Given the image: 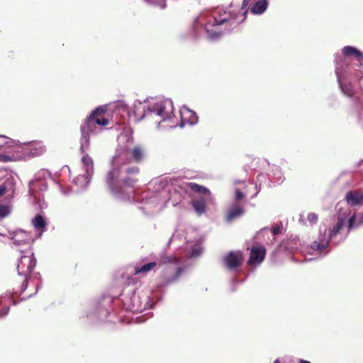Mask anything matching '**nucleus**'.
Instances as JSON below:
<instances>
[{"instance_id": "obj_1", "label": "nucleus", "mask_w": 363, "mask_h": 363, "mask_svg": "<svg viewBox=\"0 0 363 363\" xmlns=\"http://www.w3.org/2000/svg\"><path fill=\"white\" fill-rule=\"evenodd\" d=\"M110 114L106 106H101L94 109L80 126L82 152L89 145L90 135L97 134L106 129L111 124Z\"/></svg>"}, {"instance_id": "obj_2", "label": "nucleus", "mask_w": 363, "mask_h": 363, "mask_svg": "<svg viewBox=\"0 0 363 363\" xmlns=\"http://www.w3.org/2000/svg\"><path fill=\"white\" fill-rule=\"evenodd\" d=\"M139 171L137 167H128L123 176L119 168H113L108 172L106 181L113 192L119 193L123 187L133 186L138 182L135 176L138 174Z\"/></svg>"}, {"instance_id": "obj_3", "label": "nucleus", "mask_w": 363, "mask_h": 363, "mask_svg": "<svg viewBox=\"0 0 363 363\" xmlns=\"http://www.w3.org/2000/svg\"><path fill=\"white\" fill-rule=\"evenodd\" d=\"M147 157V148L143 145H135L130 150H118L113 159L115 162L123 164L131 162L140 164L146 160Z\"/></svg>"}, {"instance_id": "obj_4", "label": "nucleus", "mask_w": 363, "mask_h": 363, "mask_svg": "<svg viewBox=\"0 0 363 363\" xmlns=\"http://www.w3.org/2000/svg\"><path fill=\"white\" fill-rule=\"evenodd\" d=\"M17 264V271L19 275L28 277L36 265V259L31 249L23 252Z\"/></svg>"}, {"instance_id": "obj_5", "label": "nucleus", "mask_w": 363, "mask_h": 363, "mask_svg": "<svg viewBox=\"0 0 363 363\" xmlns=\"http://www.w3.org/2000/svg\"><path fill=\"white\" fill-rule=\"evenodd\" d=\"M172 101H163L160 104H156L152 110H151V113L161 118V120L158 121V124L161 122L164 121L166 119L169 118L171 113H172Z\"/></svg>"}, {"instance_id": "obj_6", "label": "nucleus", "mask_w": 363, "mask_h": 363, "mask_svg": "<svg viewBox=\"0 0 363 363\" xmlns=\"http://www.w3.org/2000/svg\"><path fill=\"white\" fill-rule=\"evenodd\" d=\"M266 248L261 245H256L250 248V258L247 264L249 265H255L261 264L266 256Z\"/></svg>"}, {"instance_id": "obj_7", "label": "nucleus", "mask_w": 363, "mask_h": 363, "mask_svg": "<svg viewBox=\"0 0 363 363\" xmlns=\"http://www.w3.org/2000/svg\"><path fill=\"white\" fill-rule=\"evenodd\" d=\"M243 262V255L240 252H230L224 258L226 267L233 270L239 267Z\"/></svg>"}, {"instance_id": "obj_8", "label": "nucleus", "mask_w": 363, "mask_h": 363, "mask_svg": "<svg viewBox=\"0 0 363 363\" xmlns=\"http://www.w3.org/2000/svg\"><path fill=\"white\" fill-rule=\"evenodd\" d=\"M345 201L351 206L363 205V192L359 191H350L345 196Z\"/></svg>"}, {"instance_id": "obj_9", "label": "nucleus", "mask_w": 363, "mask_h": 363, "mask_svg": "<svg viewBox=\"0 0 363 363\" xmlns=\"http://www.w3.org/2000/svg\"><path fill=\"white\" fill-rule=\"evenodd\" d=\"M342 53L345 57L355 58L360 63V65L363 62V53L354 47L349 45L345 46L342 49Z\"/></svg>"}, {"instance_id": "obj_10", "label": "nucleus", "mask_w": 363, "mask_h": 363, "mask_svg": "<svg viewBox=\"0 0 363 363\" xmlns=\"http://www.w3.org/2000/svg\"><path fill=\"white\" fill-rule=\"evenodd\" d=\"M245 213L244 208L238 204L234 203L231 206V207L228 209L226 213V220L228 222H231L233 220L240 217Z\"/></svg>"}, {"instance_id": "obj_11", "label": "nucleus", "mask_w": 363, "mask_h": 363, "mask_svg": "<svg viewBox=\"0 0 363 363\" xmlns=\"http://www.w3.org/2000/svg\"><path fill=\"white\" fill-rule=\"evenodd\" d=\"M186 186L195 193L206 196V199H209L211 198V191L206 187L194 182L186 183Z\"/></svg>"}, {"instance_id": "obj_12", "label": "nucleus", "mask_w": 363, "mask_h": 363, "mask_svg": "<svg viewBox=\"0 0 363 363\" xmlns=\"http://www.w3.org/2000/svg\"><path fill=\"white\" fill-rule=\"evenodd\" d=\"M235 18V16L230 13H225V11L223 13H220L219 12V16H215L213 18V21L212 23V26H219L222 25L226 22H229L231 19Z\"/></svg>"}, {"instance_id": "obj_13", "label": "nucleus", "mask_w": 363, "mask_h": 363, "mask_svg": "<svg viewBox=\"0 0 363 363\" xmlns=\"http://www.w3.org/2000/svg\"><path fill=\"white\" fill-rule=\"evenodd\" d=\"M29 150L33 157H37L45 152V147L41 142L33 143L29 145Z\"/></svg>"}, {"instance_id": "obj_14", "label": "nucleus", "mask_w": 363, "mask_h": 363, "mask_svg": "<svg viewBox=\"0 0 363 363\" xmlns=\"http://www.w3.org/2000/svg\"><path fill=\"white\" fill-rule=\"evenodd\" d=\"M157 266V262H152L142 267H135V274H143L146 275L148 272L153 270Z\"/></svg>"}, {"instance_id": "obj_15", "label": "nucleus", "mask_w": 363, "mask_h": 363, "mask_svg": "<svg viewBox=\"0 0 363 363\" xmlns=\"http://www.w3.org/2000/svg\"><path fill=\"white\" fill-rule=\"evenodd\" d=\"M268 6V2L266 0H259L251 8V12L255 14H261L264 13Z\"/></svg>"}, {"instance_id": "obj_16", "label": "nucleus", "mask_w": 363, "mask_h": 363, "mask_svg": "<svg viewBox=\"0 0 363 363\" xmlns=\"http://www.w3.org/2000/svg\"><path fill=\"white\" fill-rule=\"evenodd\" d=\"M192 206L194 210L199 213H202L205 211L206 207V201L204 198L200 197L192 200Z\"/></svg>"}, {"instance_id": "obj_17", "label": "nucleus", "mask_w": 363, "mask_h": 363, "mask_svg": "<svg viewBox=\"0 0 363 363\" xmlns=\"http://www.w3.org/2000/svg\"><path fill=\"white\" fill-rule=\"evenodd\" d=\"M32 224L35 229L43 231L46 227V221L44 217L41 215H37L33 220Z\"/></svg>"}, {"instance_id": "obj_18", "label": "nucleus", "mask_w": 363, "mask_h": 363, "mask_svg": "<svg viewBox=\"0 0 363 363\" xmlns=\"http://www.w3.org/2000/svg\"><path fill=\"white\" fill-rule=\"evenodd\" d=\"M82 162L84 164V167L86 169V173L87 174H90L93 172V160L92 158L87 154H85L82 158Z\"/></svg>"}, {"instance_id": "obj_19", "label": "nucleus", "mask_w": 363, "mask_h": 363, "mask_svg": "<svg viewBox=\"0 0 363 363\" xmlns=\"http://www.w3.org/2000/svg\"><path fill=\"white\" fill-rule=\"evenodd\" d=\"M184 270L183 267H178L174 274L171 277H164L162 284L164 285L170 284L176 281L181 276Z\"/></svg>"}, {"instance_id": "obj_20", "label": "nucleus", "mask_w": 363, "mask_h": 363, "mask_svg": "<svg viewBox=\"0 0 363 363\" xmlns=\"http://www.w3.org/2000/svg\"><path fill=\"white\" fill-rule=\"evenodd\" d=\"M160 260L162 264H169V263L178 264L179 262V259L175 255H171V256L163 255V256H161Z\"/></svg>"}, {"instance_id": "obj_21", "label": "nucleus", "mask_w": 363, "mask_h": 363, "mask_svg": "<svg viewBox=\"0 0 363 363\" xmlns=\"http://www.w3.org/2000/svg\"><path fill=\"white\" fill-rule=\"evenodd\" d=\"M19 235H21L23 239L21 240L15 239L13 241L14 244H19L21 241H23L24 242H26V243H32L34 241V239L31 236H30V235H28L24 232H21L19 234Z\"/></svg>"}, {"instance_id": "obj_22", "label": "nucleus", "mask_w": 363, "mask_h": 363, "mask_svg": "<svg viewBox=\"0 0 363 363\" xmlns=\"http://www.w3.org/2000/svg\"><path fill=\"white\" fill-rule=\"evenodd\" d=\"M344 225V222L342 220H339L337 223L333 228L330 236V238L336 236L340 231V230L342 228Z\"/></svg>"}, {"instance_id": "obj_23", "label": "nucleus", "mask_w": 363, "mask_h": 363, "mask_svg": "<svg viewBox=\"0 0 363 363\" xmlns=\"http://www.w3.org/2000/svg\"><path fill=\"white\" fill-rule=\"evenodd\" d=\"M9 213V208L4 205H0V218H4Z\"/></svg>"}, {"instance_id": "obj_24", "label": "nucleus", "mask_w": 363, "mask_h": 363, "mask_svg": "<svg viewBox=\"0 0 363 363\" xmlns=\"http://www.w3.org/2000/svg\"><path fill=\"white\" fill-rule=\"evenodd\" d=\"M307 219L311 224H315L318 221V216L315 213H310L308 214Z\"/></svg>"}, {"instance_id": "obj_25", "label": "nucleus", "mask_w": 363, "mask_h": 363, "mask_svg": "<svg viewBox=\"0 0 363 363\" xmlns=\"http://www.w3.org/2000/svg\"><path fill=\"white\" fill-rule=\"evenodd\" d=\"M188 113L190 115L189 123L194 124L198 121V117L196 116V113L193 111H188Z\"/></svg>"}, {"instance_id": "obj_26", "label": "nucleus", "mask_w": 363, "mask_h": 363, "mask_svg": "<svg viewBox=\"0 0 363 363\" xmlns=\"http://www.w3.org/2000/svg\"><path fill=\"white\" fill-rule=\"evenodd\" d=\"M155 4L158 6L160 9H164L167 6L165 0H156L153 2Z\"/></svg>"}, {"instance_id": "obj_27", "label": "nucleus", "mask_w": 363, "mask_h": 363, "mask_svg": "<svg viewBox=\"0 0 363 363\" xmlns=\"http://www.w3.org/2000/svg\"><path fill=\"white\" fill-rule=\"evenodd\" d=\"M342 89L344 91V93L347 95L348 96H352L354 94V91L350 88H347L342 86Z\"/></svg>"}, {"instance_id": "obj_28", "label": "nucleus", "mask_w": 363, "mask_h": 363, "mask_svg": "<svg viewBox=\"0 0 363 363\" xmlns=\"http://www.w3.org/2000/svg\"><path fill=\"white\" fill-rule=\"evenodd\" d=\"M235 200L240 201L244 197V194L238 189H235Z\"/></svg>"}, {"instance_id": "obj_29", "label": "nucleus", "mask_w": 363, "mask_h": 363, "mask_svg": "<svg viewBox=\"0 0 363 363\" xmlns=\"http://www.w3.org/2000/svg\"><path fill=\"white\" fill-rule=\"evenodd\" d=\"M11 158L7 156V155H0V162H9L11 161Z\"/></svg>"}, {"instance_id": "obj_30", "label": "nucleus", "mask_w": 363, "mask_h": 363, "mask_svg": "<svg viewBox=\"0 0 363 363\" xmlns=\"http://www.w3.org/2000/svg\"><path fill=\"white\" fill-rule=\"evenodd\" d=\"M354 220H355V216L354 215L351 218H350V219L348 220V228H349V229H351L352 228Z\"/></svg>"}, {"instance_id": "obj_31", "label": "nucleus", "mask_w": 363, "mask_h": 363, "mask_svg": "<svg viewBox=\"0 0 363 363\" xmlns=\"http://www.w3.org/2000/svg\"><path fill=\"white\" fill-rule=\"evenodd\" d=\"M281 232V228L279 226H275L272 229L273 235H278Z\"/></svg>"}, {"instance_id": "obj_32", "label": "nucleus", "mask_w": 363, "mask_h": 363, "mask_svg": "<svg viewBox=\"0 0 363 363\" xmlns=\"http://www.w3.org/2000/svg\"><path fill=\"white\" fill-rule=\"evenodd\" d=\"M6 188L4 186L0 185V196L6 193Z\"/></svg>"}, {"instance_id": "obj_33", "label": "nucleus", "mask_w": 363, "mask_h": 363, "mask_svg": "<svg viewBox=\"0 0 363 363\" xmlns=\"http://www.w3.org/2000/svg\"><path fill=\"white\" fill-rule=\"evenodd\" d=\"M313 248L314 249L321 250V249L324 248V246L321 245L320 244H318V243L315 242V243L313 244Z\"/></svg>"}, {"instance_id": "obj_34", "label": "nucleus", "mask_w": 363, "mask_h": 363, "mask_svg": "<svg viewBox=\"0 0 363 363\" xmlns=\"http://www.w3.org/2000/svg\"><path fill=\"white\" fill-rule=\"evenodd\" d=\"M251 0H243L242 4V9H245L250 4Z\"/></svg>"}, {"instance_id": "obj_35", "label": "nucleus", "mask_w": 363, "mask_h": 363, "mask_svg": "<svg viewBox=\"0 0 363 363\" xmlns=\"http://www.w3.org/2000/svg\"><path fill=\"white\" fill-rule=\"evenodd\" d=\"M27 286H28V277H25L23 284H22V286L23 287V290L26 288Z\"/></svg>"}, {"instance_id": "obj_36", "label": "nucleus", "mask_w": 363, "mask_h": 363, "mask_svg": "<svg viewBox=\"0 0 363 363\" xmlns=\"http://www.w3.org/2000/svg\"><path fill=\"white\" fill-rule=\"evenodd\" d=\"M299 363H311L309 361L304 360V359H300Z\"/></svg>"}, {"instance_id": "obj_37", "label": "nucleus", "mask_w": 363, "mask_h": 363, "mask_svg": "<svg viewBox=\"0 0 363 363\" xmlns=\"http://www.w3.org/2000/svg\"><path fill=\"white\" fill-rule=\"evenodd\" d=\"M199 252H196L195 250L193 251V255H198Z\"/></svg>"}, {"instance_id": "obj_38", "label": "nucleus", "mask_w": 363, "mask_h": 363, "mask_svg": "<svg viewBox=\"0 0 363 363\" xmlns=\"http://www.w3.org/2000/svg\"><path fill=\"white\" fill-rule=\"evenodd\" d=\"M274 363H281L279 359H276Z\"/></svg>"}, {"instance_id": "obj_39", "label": "nucleus", "mask_w": 363, "mask_h": 363, "mask_svg": "<svg viewBox=\"0 0 363 363\" xmlns=\"http://www.w3.org/2000/svg\"><path fill=\"white\" fill-rule=\"evenodd\" d=\"M206 31H207L208 33H209V30H208V28H206Z\"/></svg>"}]
</instances>
